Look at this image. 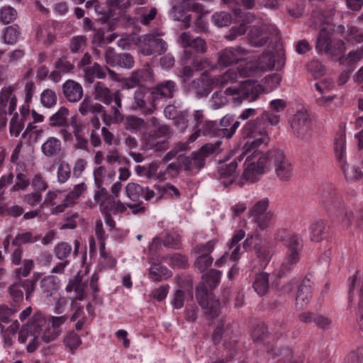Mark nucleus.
I'll use <instances>...</instances> for the list:
<instances>
[{"mask_svg":"<svg viewBox=\"0 0 363 363\" xmlns=\"http://www.w3.org/2000/svg\"><path fill=\"white\" fill-rule=\"evenodd\" d=\"M70 125L73 128V134L76 140L74 147L88 151L89 140L86 138L89 134L88 124L79 121L76 116H72L70 118Z\"/></svg>","mask_w":363,"mask_h":363,"instance_id":"nucleus-19","label":"nucleus"},{"mask_svg":"<svg viewBox=\"0 0 363 363\" xmlns=\"http://www.w3.org/2000/svg\"><path fill=\"white\" fill-rule=\"evenodd\" d=\"M159 244L167 248L179 250L182 247V236L176 231L168 232L162 238L155 237L152 239V247Z\"/></svg>","mask_w":363,"mask_h":363,"instance_id":"nucleus-27","label":"nucleus"},{"mask_svg":"<svg viewBox=\"0 0 363 363\" xmlns=\"http://www.w3.org/2000/svg\"><path fill=\"white\" fill-rule=\"evenodd\" d=\"M38 275H33L30 279L20 280L17 281L21 283V287L24 289L26 292V300L29 298L30 296L35 289L36 281L38 280Z\"/></svg>","mask_w":363,"mask_h":363,"instance_id":"nucleus-62","label":"nucleus"},{"mask_svg":"<svg viewBox=\"0 0 363 363\" xmlns=\"http://www.w3.org/2000/svg\"><path fill=\"white\" fill-rule=\"evenodd\" d=\"M293 133L301 139H307L310 136L311 121L306 111H298L291 121Z\"/></svg>","mask_w":363,"mask_h":363,"instance_id":"nucleus-17","label":"nucleus"},{"mask_svg":"<svg viewBox=\"0 0 363 363\" xmlns=\"http://www.w3.org/2000/svg\"><path fill=\"white\" fill-rule=\"evenodd\" d=\"M106 169L101 166L93 172L95 186L96 189L106 188L109 185L108 179L105 177Z\"/></svg>","mask_w":363,"mask_h":363,"instance_id":"nucleus-51","label":"nucleus"},{"mask_svg":"<svg viewBox=\"0 0 363 363\" xmlns=\"http://www.w3.org/2000/svg\"><path fill=\"white\" fill-rule=\"evenodd\" d=\"M245 154L242 153L236 157L233 161L230 162L229 164L221 165L219 168V174L221 178H229L230 180L228 182L229 184H232L233 180L235 178V170L238 167V163L242 161L245 157Z\"/></svg>","mask_w":363,"mask_h":363,"instance_id":"nucleus-33","label":"nucleus"},{"mask_svg":"<svg viewBox=\"0 0 363 363\" xmlns=\"http://www.w3.org/2000/svg\"><path fill=\"white\" fill-rule=\"evenodd\" d=\"M151 88L145 86H139L134 93L132 108L140 111L145 115H150L157 108L158 104L154 100Z\"/></svg>","mask_w":363,"mask_h":363,"instance_id":"nucleus-10","label":"nucleus"},{"mask_svg":"<svg viewBox=\"0 0 363 363\" xmlns=\"http://www.w3.org/2000/svg\"><path fill=\"white\" fill-rule=\"evenodd\" d=\"M335 155L340 163H345L346 161V138L342 133L337 134L334 143Z\"/></svg>","mask_w":363,"mask_h":363,"instance_id":"nucleus-39","label":"nucleus"},{"mask_svg":"<svg viewBox=\"0 0 363 363\" xmlns=\"http://www.w3.org/2000/svg\"><path fill=\"white\" fill-rule=\"evenodd\" d=\"M311 240L315 242L320 241L325 234V224L322 220H318L311 226Z\"/></svg>","mask_w":363,"mask_h":363,"instance_id":"nucleus-48","label":"nucleus"},{"mask_svg":"<svg viewBox=\"0 0 363 363\" xmlns=\"http://www.w3.org/2000/svg\"><path fill=\"white\" fill-rule=\"evenodd\" d=\"M340 166L346 179L348 181L357 180L362 176V172L359 167H352L350 168L346 162L345 163H340Z\"/></svg>","mask_w":363,"mask_h":363,"instance_id":"nucleus-55","label":"nucleus"},{"mask_svg":"<svg viewBox=\"0 0 363 363\" xmlns=\"http://www.w3.org/2000/svg\"><path fill=\"white\" fill-rule=\"evenodd\" d=\"M86 187L84 183H81L76 185L73 191L67 194H65L63 199V203L57 205L52 210V213H62L65 209L73 204L76 199L86 190Z\"/></svg>","mask_w":363,"mask_h":363,"instance_id":"nucleus-28","label":"nucleus"},{"mask_svg":"<svg viewBox=\"0 0 363 363\" xmlns=\"http://www.w3.org/2000/svg\"><path fill=\"white\" fill-rule=\"evenodd\" d=\"M179 42L184 48V54L182 57V62L187 64L191 58L192 54H195L190 49H193L195 52L204 53L207 50L206 41L200 38H194L189 32H183L179 38Z\"/></svg>","mask_w":363,"mask_h":363,"instance_id":"nucleus-12","label":"nucleus"},{"mask_svg":"<svg viewBox=\"0 0 363 363\" xmlns=\"http://www.w3.org/2000/svg\"><path fill=\"white\" fill-rule=\"evenodd\" d=\"M270 30H274L277 33V29L272 26H252L250 27L247 33V40L249 43L252 47H262L267 44L269 40V32Z\"/></svg>","mask_w":363,"mask_h":363,"instance_id":"nucleus-18","label":"nucleus"},{"mask_svg":"<svg viewBox=\"0 0 363 363\" xmlns=\"http://www.w3.org/2000/svg\"><path fill=\"white\" fill-rule=\"evenodd\" d=\"M249 52L241 46L229 47L218 52V63L221 67H228L245 60Z\"/></svg>","mask_w":363,"mask_h":363,"instance_id":"nucleus-15","label":"nucleus"},{"mask_svg":"<svg viewBox=\"0 0 363 363\" xmlns=\"http://www.w3.org/2000/svg\"><path fill=\"white\" fill-rule=\"evenodd\" d=\"M164 260L174 268H185L188 265L186 257L180 253H172L166 255Z\"/></svg>","mask_w":363,"mask_h":363,"instance_id":"nucleus-46","label":"nucleus"},{"mask_svg":"<svg viewBox=\"0 0 363 363\" xmlns=\"http://www.w3.org/2000/svg\"><path fill=\"white\" fill-rule=\"evenodd\" d=\"M38 235L34 234L30 231H23L16 235L12 240L11 245L15 247H20L23 245L35 243L40 240Z\"/></svg>","mask_w":363,"mask_h":363,"instance_id":"nucleus-40","label":"nucleus"},{"mask_svg":"<svg viewBox=\"0 0 363 363\" xmlns=\"http://www.w3.org/2000/svg\"><path fill=\"white\" fill-rule=\"evenodd\" d=\"M95 99L109 105L113 101L112 94L110 89L102 82H97L94 87Z\"/></svg>","mask_w":363,"mask_h":363,"instance_id":"nucleus-41","label":"nucleus"},{"mask_svg":"<svg viewBox=\"0 0 363 363\" xmlns=\"http://www.w3.org/2000/svg\"><path fill=\"white\" fill-rule=\"evenodd\" d=\"M69 115V110L62 106L53 115L50 117V125L52 127H62L67 124V117Z\"/></svg>","mask_w":363,"mask_h":363,"instance_id":"nucleus-43","label":"nucleus"},{"mask_svg":"<svg viewBox=\"0 0 363 363\" xmlns=\"http://www.w3.org/2000/svg\"><path fill=\"white\" fill-rule=\"evenodd\" d=\"M72 246L67 242L57 244L54 249L55 256L60 260H67L72 252Z\"/></svg>","mask_w":363,"mask_h":363,"instance_id":"nucleus-60","label":"nucleus"},{"mask_svg":"<svg viewBox=\"0 0 363 363\" xmlns=\"http://www.w3.org/2000/svg\"><path fill=\"white\" fill-rule=\"evenodd\" d=\"M154 80V72L148 64L141 69L133 72L126 79L125 85L128 88H133L140 84L152 82Z\"/></svg>","mask_w":363,"mask_h":363,"instance_id":"nucleus-22","label":"nucleus"},{"mask_svg":"<svg viewBox=\"0 0 363 363\" xmlns=\"http://www.w3.org/2000/svg\"><path fill=\"white\" fill-rule=\"evenodd\" d=\"M17 11L10 6H5L0 9V22L3 24H8L16 20Z\"/></svg>","mask_w":363,"mask_h":363,"instance_id":"nucleus-50","label":"nucleus"},{"mask_svg":"<svg viewBox=\"0 0 363 363\" xmlns=\"http://www.w3.org/2000/svg\"><path fill=\"white\" fill-rule=\"evenodd\" d=\"M94 198V201L99 205L100 211L103 215L113 213L116 201L113 197L108 195L106 188L96 189Z\"/></svg>","mask_w":363,"mask_h":363,"instance_id":"nucleus-24","label":"nucleus"},{"mask_svg":"<svg viewBox=\"0 0 363 363\" xmlns=\"http://www.w3.org/2000/svg\"><path fill=\"white\" fill-rule=\"evenodd\" d=\"M40 286L45 296H50L53 291L58 289V279L53 275L45 277L40 280Z\"/></svg>","mask_w":363,"mask_h":363,"instance_id":"nucleus-42","label":"nucleus"},{"mask_svg":"<svg viewBox=\"0 0 363 363\" xmlns=\"http://www.w3.org/2000/svg\"><path fill=\"white\" fill-rule=\"evenodd\" d=\"M150 88L154 100L157 101L158 106L160 104L163 106L167 100L174 97L178 90L177 83L171 79L160 82Z\"/></svg>","mask_w":363,"mask_h":363,"instance_id":"nucleus-16","label":"nucleus"},{"mask_svg":"<svg viewBox=\"0 0 363 363\" xmlns=\"http://www.w3.org/2000/svg\"><path fill=\"white\" fill-rule=\"evenodd\" d=\"M36 38L38 41L50 45L55 40V29L50 23H43L37 30Z\"/></svg>","mask_w":363,"mask_h":363,"instance_id":"nucleus-31","label":"nucleus"},{"mask_svg":"<svg viewBox=\"0 0 363 363\" xmlns=\"http://www.w3.org/2000/svg\"><path fill=\"white\" fill-rule=\"evenodd\" d=\"M358 282V287H359V313L361 314V317L359 320V325L360 327V329L363 332V274L362 276L358 277V272H356L354 277L352 279L351 284L349 286V296L350 297L352 291L354 288V285L356 282Z\"/></svg>","mask_w":363,"mask_h":363,"instance_id":"nucleus-35","label":"nucleus"},{"mask_svg":"<svg viewBox=\"0 0 363 363\" xmlns=\"http://www.w3.org/2000/svg\"><path fill=\"white\" fill-rule=\"evenodd\" d=\"M138 47L143 55L158 56L167 51L168 45L159 33H152L141 36Z\"/></svg>","mask_w":363,"mask_h":363,"instance_id":"nucleus-9","label":"nucleus"},{"mask_svg":"<svg viewBox=\"0 0 363 363\" xmlns=\"http://www.w3.org/2000/svg\"><path fill=\"white\" fill-rule=\"evenodd\" d=\"M240 123L236 119L235 116L233 114H226L219 121L220 129L218 136L231 138L235 133Z\"/></svg>","mask_w":363,"mask_h":363,"instance_id":"nucleus-25","label":"nucleus"},{"mask_svg":"<svg viewBox=\"0 0 363 363\" xmlns=\"http://www.w3.org/2000/svg\"><path fill=\"white\" fill-rule=\"evenodd\" d=\"M315 50L330 56H338L346 50L345 43L340 39L333 40V32L326 28L319 31L316 40Z\"/></svg>","mask_w":363,"mask_h":363,"instance_id":"nucleus-7","label":"nucleus"},{"mask_svg":"<svg viewBox=\"0 0 363 363\" xmlns=\"http://www.w3.org/2000/svg\"><path fill=\"white\" fill-rule=\"evenodd\" d=\"M226 92L233 96L235 103L240 104L244 101H254L259 96V89L257 86L243 87L242 89L228 87Z\"/></svg>","mask_w":363,"mask_h":363,"instance_id":"nucleus-23","label":"nucleus"},{"mask_svg":"<svg viewBox=\"0 0 363 363\" xmlns=\"http://www.w3.org/2000/svg\"><path fill=\"white\" fill-rule=\"evenodd\" d=\"M38 337L40 335L42 341L49 343L54 341L60 334V330H55L49 325L46 318L41 313H35Z\"/></svg>","mask_w":363,"mask_h":363,"instance_id":"nucleus-20","label":"nucleus"},{"mask_svg":"<svg viewBox=\"0 0 363 363\" xmlns=\"http://www.w3.org/2000/svg\"><path fill=\"white\" fill-rule=\"evenodd\" d=\"M191 10L196 13V21L194 22L195 30L196 32H206L208 29V23L203 18V16L208 11H204L203 6L199 3H192L189 6Z\"/></svg>","mask_w":363,"mask_h":363,"instance_id":"nucleus-34","label":"nucleus"},{"mask_svg":"<svg viewBox=\"0 0 363 363\" xmlns=\"http://www.w3.org/2000/svg\"><path fill=\"white\" fill-rule=\"evenodd\" d=\"M65 196V194L61 191H49L45 197V200L43 204L47 206H55L63 203V199Z\"/></svg>","mask_w":363,"mask_h":363,"instance_id":"nucleus-52","label":"nucleus"},{"mask_svg":"<svg viewBox=\"0 0 363 363\" xmlns=\"http://www.w3.org/2000/svg\"><path fill=\"white\" fill-rule=\"evenodd\" d=\"M211 78L199 77L192 81L191 87L199 98L207 96L213 89Z\"/></svg>","mask_w":363,"mask_h":363,"instance_id":"nucleus-32","label":"nucleus"},{"mask_svg":"<svg viewBox=\"0 0 363 363\" xmlns=\"http://www.w3.org/2000/svg\"><path fill=\"white\" fill-rule=\"evenodd\" d=\"M220 140L214 143H206L199 151L192 152L189 156L180 155L178 160L182 162L185 171L198 172L205 165L206 157L220 151Z\"/></svg>","mask_w":363,"mask_h":363,"instance_id":"nucleus-6","label":"nucleus"},{"mask_svg":"<svg viewBox=\"0 0 363 363\" xmlns=\"http://www.w3.org/2000/svg\"><path fill=\"white\" fill-rule=\"evenodd\" d=\"M238 78V71L235 69H228L223 74L211 77V82L215 86H224L229 83H234Z\"/></svg>","mask_w":363,"mask_h":363,"instance_id":"nucleus-36","label":"nucleus"},{"mask_svg":"<svg viewBox=\"0 0 363 363\" xmlns=\"http://www.w3.org/2000/svg\"><path fill=\"white\" fill-rule=\"evenodd\" d=\"M71 174V168L69 164L62 161L57 169V179L60 183H65L68 180Z\"/></svg>","mask_w":363,"mask_h":363,"instance_id":"nucleus-63","label":"nucleus"},{"mask_svg":"<svg viewBox=\"0 0 363 363\" xmlns=\"http://www.w3.org/2000/svg\"><path fill=\"white\" fill-rule=\"evenodd\" d=\"M257 257L265 264H267L271 259V251L267 245L262 243H257L254 247Z\"/></svg>","mask_w":363,"mask_h":363,"instance_id":"nucleus-57","label":"nucleus"},{"mask_svg":"<svg viewBox=\"0 0 363 363\" xmlns=\"http://www.w3.org/2000/svg\"><path fill=\"white\" fill-rule=\"evenodd\" d=\"M62 89L65 98L70 102H77L83 96L82 86L73 80H67L62 85Z\"/></svg>","mask_w":363,"mask_h":363,"instance_id":"nucleus-29","label":"nucleus"},{"mask_svg":"<svg viewBox=\"0 0 363 363\" xmlns=\"http://www.w3.org/2000/svg\"><path fill=\"white\" fill-rule=\"evenodd\" d=\"M262 118L248 121L240 130V136L245 140L242 151L247 155L259 152L261 146H267L270 140L266 127L262 123Z\"/></svg>","mask_w":363,"mask_h":363,"instance_id":"nucleus-3","label":"nucleus"},{"mask_svg":"<svg viewBox=\"0 0 363 363\" xmlns=\"http://www.w3.org/2000/svg\"><path fill=\"white\" fill-rule=\"evenodd\" d=\"M345 39L348 43L352 45L363 43V29L352 26L348 27Z\"/></svg>","mask_w":363,"mask_h":363,"instance_id":"nucleus-44","label":"nucleus"},{"mask_svg":"<svg viewBox=\"0 0 363 363\" xmlns=\"http://www.w3.org/2000/svg\"><path fill=\"white\" fill-rule=\"evenodd\" d=\"M345 363H363V348H357L345 359Z\"/></svg>","mask_w":363,"mask_h":363,"instance_id":"nucleus-64","label":"nucleus"},{"mask_svg":"<svg viewBox=\"0 0 363 363\" xmlns=\"http://www.w3.org/2000/svg\"><path fill=\"white\" fill-rule=\"evenodd\" d=\"M62 150V143L55 137H49L41 145L42 153L48 158L60 155Z\"/></svg>","mask_w":363,"mask_h":363,"instance_id":"nucleus-30","label":"nucleus"},{"mask_svg":"<svg viewBox=\"0 0 363 363\" xmlns=\"http://www.w3.org/2000/svg\"><path fill=\"white\" fill-rule=\"evenodd\" d=\"M227 328L228 325L225 324L224 320L221 319L217 322L216 327L211 335V340L214 345H216L220 342L223 335Z\"/></svg>","mask_w":363,"mask_h":363,"instance_id":"nucleus-59","label":"nucleus"},{"mask_svg":"<svg viewBox=\"0 0 363 363\" xmlns=\"http://www.w3.org/2000/svg\"><path fill=\"white\" fill-rule=\"evenodd\" d=\"M170 272L160 263H153L149 269V277L154 281H162L163 277L169 276Z\"/></svg>","mask_w":363,"mask_h":363,"instance_id":"nucleus-45","label":"nucleus"},{"mask_svg":"<svg viewBox=\"0 0 363 363\" xmlns=\"http://www.w3.org/2000/svg\"><path fill=\"white\" fill-rule=\"evenodd\" d=\"M269 274L267 272L257 274L252 287L255 292L260 296L265 295L269 288Z\"/></svg>","mask_w":363,"mask_h":363,"instance_id":"nucleus-38","label":"nucleus"},{"mask_svg":"<svg viewBox=\"0 0 363 363\" xmlns=\"http://www.w3.org/2000/svg\"><path fill=\"white\" fill-rule=\"evenodd\" d=\"M277 239L281 241L286 248L285 258L279 272V275L283 277L289 274L299 262L303 243L301 238L298 234L285 229L278 231Z\"/></svg>","mask_w":363,"mask_h":363,"instance_id":"nucleus-2","label":"nucleus"},{"mask_svg":"<svg viewBox=\"0 0 363 363\" xmlns=\"http://www.w3.org/2000/svg\"><path fill=\"white\" fill-rule=\"evenodd\" d=\"M125 193L133 202H143V199L150 201L155 195L153 190L133 182L127 184Z\"/></svg>","mask_w":363,"mask_h":363,"instance_id":"nucleus-21","label":"nucleus"},{"mask_svg":"<svg viewBox=\"0 0 363 363\" xmlns=\"http://www.w3.org/2000/svg\"><path fill=\"white\" fill-rule=\"evenodd\" d=\"M8 293L11 298L13 305L17 306L23 300V292L22 291V288L21 287L20 282H15L11 286H9L7 289Z\"/></svg>","mask_w":363,"mask_h":363,"instance_id":"nucleus-49","label":"nucleus"},{"mask_svg":"<svg viewBox=\"0 0 363 363\" xmlns=\"http://www.w3.org/2000/svg\"><path fill=\"white\" fill-rule=\"evenodd\" d=\"M18 310V307L16 305H11V307L6 304L0 305V327L3 328L1 323H9L11 316Z\"/></svg>","mask_w":363,"mask_h":363,"instance_id":"nucleus-53","label":"nucleus"},{"mask_svg":"<svg viewBox=\"0 0 363 363\" xmlns=\"http://www.w3.org/2000/svg\"><path fill=\"white\" fill-rule=\"evenodd\" d=\"M36 322L35 314L27 324L22 326L18 333V341L21 343H25L30 337V340L26 346L27 352L30 353L35 352L38 347Z\"/></svg>","mask_w":363,"mask_h":363,"instance_id":"nucleus-14","label":"nucleus"},{"mask_svg":"<svg viewBox=\"0 0 363 363\" xmlns=\"http://www.w3.org/2000/svg\"><path fill=\"white\" fill-rule=\"evenodd\" d=\"M220 271L211 269L202 275V281L196 288L198 303L211 319L217 317L220 312V301L215 298L212 291L220 284Z\"/></svg>","mask_w":363,"mask_h":363,"instance_id":"nucleus-1","label":"nucleus"},{"mask_svg":"<svg viewBox=\"0 0 363 363\" xmlns=\"http://www.w3.org/2000/svg\"><path fill=\"white\" fill-rule=\"evenodd\" d=\"M212 21L218 27H224L230 24L232 17L225 11L216 12L212 16Z\"/></svg>","mask_w":363,"mask_h":363,"instance_id":"nucleus-58","label":"nucleus"},{"mask_svg":"<svg viewBox=\"0 0 363 363\" xmlns=\"http://www.w3.org/2000/svg\"><path fill=\"white\" fill-rule=\"evenodd\" d=\"M313 286V282L308 277L301 281L296 297L297 305L300 304L301 307H303L309 303L312 297Z\"/></svg>","mask_w":363,"mask_h":363,"instance_id":"nucleus-26","label":"nucleus"},{"mask_svg":"<svg viewBox=\"0 0 363 363\" xmlns=\"http://www.w3.org/2000/svg\"><path fill=\"white\" fill-rule=\"evenodd\" d=\"M362 52V51H360L359 48L356 50H351L348 54L341 55L338 59V62L340 65L354 70L356 64L363 59Z\"/></svg>","mask_w":363,"mask_h":363,"instance_id":"nucleus-37","label":"nucleus"},{"mask_svg":"<svg viewBox=\"0 0 363 363\" xmlns=\"http://www.w3.org/2000/svg\"><path fill=\"white\" fill-rule=\"evenodd\" d=\"M268 337L267 328L264 323L256 325L252 333V337L255 342H262Z\"/></svg>","mask_w":363,"mask_h":363,"instance_id":"nucleus-61","label":"nucleus"},{"mask_svg":"<svg viewBox=\"0 0 363 363\" xmlns=\"http://www.w3.org/2000/svg\"><path fill=\"white\" fill-rule=\"evenodd\" d=\"M87 273L88 267L86 268L84 274H81V272H78L73 278L69 280L65 290L67 293H74V295L70 297L71 299L82 301L86 297V290L89 283L88 278L86 277Z\"/></svg>","mask_w":363,"mask_h":363,"instance_id":"nucleus-13","label":"nucleus"},{"mask_svg":"<svg viewBox=\"0 0 363 363\" xmlns=\"http://www.w3.org/2000/svg\"><path fill=\"white\" fill-rule=\"evenodd\" d=\"M172 135L173 130L169 125H158L143 135V145L146 150L163 152L169 149V139Z\"/></svg>","mask_w":363,"mask_h":363,"instance_id":"nucleus-5","label":"nucleus"},{"mask_svg":"<svg viewBox=\"0 0 363 363\" xmlns=\"http://www.w3.org/2000/svg\"><path fill=\"white\" fill-rule=\"evenodd\" d=\"M266 157H267V167L273 164L276 174L280 180L287 181L291 178L292 166L282 150L279 149L270 150L266 153Z\"/></svg>","mask_w":363,"mask_h":363,"instance_id":"nucleus-11","label":"nucleus"},{"mask_svg":"<svg viewBox=\"0 0 363 363\" xmlns=\"http://www.w3.org/2000/svg\"><path fill=\"white\" fill-rule=\"evenodd\" d=\"M40 101L43 106L52 108L57 104V95L52 89H45L40 94Z\"/></svg>","mask_w":363,"mask_h":363,"instance_id":"nucleus-56","label":"nucleus"},{"mask_svg":"<svg viewBox=\"0 0 363 363\" xmlns=\"http://www.w3.org/2000/svg\"><path fill=\"white\" fill-rule=\"evenodd\" d=\"M320 203L344 227H350L354 220V213L347 207L342 199L335 193L332 186H328L327 191L323 189L320 194Z\"/></svg>","mask_w":363,"mask_h":363,"instance_id":"nucleus-4","label":"nucleus"},{"mask_svg":"<svg viewBox=\"0 0 363 363\" xmlns=\"http://www.w3.org/2000/svg\"><path fill=\"white\" fill-rule=\"evenodd\" d=\"M20 35V28L18 25L13 24L4 28V40L6 44H14Z\"/></svg>","mask_w":363,"mask_h":363,"instance_id":"nucleus-47","label":"nucleus"},{"mask_svg":"<svg viewBox=\"0 0 363 363\" xmlns=\"http://www.w3.org/2000/svg\"><path fill=\"white\" fill-rule=\"evenodd\" d=\"M246 156L242 177L251 183L257 181V177L264 172L267 168V157L261 152H250Z\"/></svg>","mask_w":363,"mask_h":363,"instance_id":"nucleus-8","label":"nucleus"},{"mask_svg":"<svg viewBox=\"0 0 363 363\" xmlns=\"http://www.w3.org/2000/svg\"><path fill=\"white\" fill-rule=\"evenodd\" d=\"M23 118H20L18 113H15L10 121L9 131L11 135L18 137L24 128Z\"/></svg>","mask_w":363,"mask_h":363,"instance_id":"nucleus-54","label":"nucleus"}]
</instances>
